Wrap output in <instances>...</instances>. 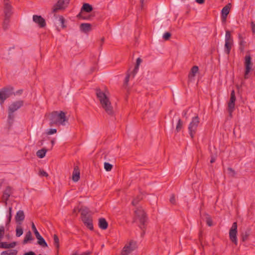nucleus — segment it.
Masks as SVG:
<instances>
[{
    "label": "nucleus",
    "mask_w": 255,
    "mask_h": 255,
    "mask_svg": "<svg viewBox=\"0 0 255 255\" xmlns=\"http://www.w3.org/2000/svg\"><path fill=\"white\" fill-rule=\"evenodd\" d=\"M251 25L253 32L254 33H255V23H254V22H252Z\"/></svg>",
    "instance_id": "56"
},
{
    "label": "nucleus",
    "mask_w": 255,
    "mask_h": 255,
    "mask_svg": "<svg viewBox=\"0 0 255 255\" xmlns=\"http://www.w3.org/2000/svg\"><path fill=\"white\" fill-rule=\"evenodd\" d=\"M228 170L232 173V176H234L236 174V172L231 167H228Z\"/></svg>",
    "instance_id": "52"
},
{
    "label": "nucleus",
    "mask_w": 255,
    "mask_h": 255,
    "mask_svg": "<svg viewBox=\"0 0 255 255\" xmlns=\"http://www.w3.org/2000/svg\"><path fill=\"white\" fill-rule=\"evenodd\" d=\"M138 68H139V65L135 64L134 69L132 70V72H131V73H130L131 74L132 78H133L135 76V75H136V74L137 73V72L138 70Z\"/></svg>",
    "instance_id": "40"
},
{
    "label": "nucleus",
    "mask_w": 255,
    "mask_h": 255,
    "mask_svg": "<svg viewBox=\"0 0 255 255\" xmlns=\"http://www.w3.org/2000/svg\"><path fill=\"white\" fill-rule=\"evenodd\" d=\"M80 169L78 166H75L72 173V180L74 182H77L80 179Z\"/></svg>",
    "instance_id": "19"
},
{
    "label": "nucleus",
    "mask_w": 255,
    "mask_h": 255,
    "mask_svg": "<svg viewBox=\"0 0 255 255\" xmlns=\"http://www.w3.org/2000/svg\"><path fill=\"white\" fill-rule=\"evenodd\" d=\"M3 217V214L0 213V218H2Z\"/></svg>",
    "instance_id": "62"
},
{
    "label": "nucleus",
    "mask_w": 255,
    "mask_h": 255,
    "mask_svg": "<svg viewBox=\"0 0 255 255\" xmlns=\"http://www.w3.org/2000/svg\"><path fill=\"white\" fill-rule=\"evenodd\" d=\"M216 160V157H215L213 155H212L211 156V160H210V163H214L215 162Z\"/></svg>",
    "instance_id": "55"
},
{
    "label": "nucleus",
    "mask_w": 255,
    "mask_h": 255,
    "mask_svg": "<svg viewBox=\"0 0 255 255\" xmlns=\"http://www.w3.org/2000/svg\"><path fill=\"white\" fill-rule=\"evenodd\" d=\"M80 29L84 33H87L92 30V25L88 23H81L80 25Z\"/></svg>",
    "instance_id": "20"
},
{
    "label": "nucleus",
    "mask_w": 255,
    "mask_h": 255,
    "mask_svg": "<svg viewBox=\"0 0 255 255\" xmlns=\"http://www.w3.org/2000/svg\"><path fill=\"white\" fill-rule=\"evenodd\" d=\"M33 239L31 233L30 231L26 233L25 236L23 240V244H26L28 243L29 241L32 240Z\"/></svg>",
    "instance_id": "31"
},
{
    "label": "nucleus",
    "mask_w": 255,
    "mask_h": 255,
    "mask_svg": "<svg viewBox=\"0 0 255 255\" xmlns=\"http://www.w3.org/2000/svg\"><path fill=\"white\" fill-rule=\"evenodd\" d=\"M31 228L35 235L36 239L38 240L37 244L43 248L47 247L48 245L47 243L45 242L44 238L40 235L33 223H32Z\"/></svg>",
    "instance_id": "7"
},
{
    "label": "nucleus",
    "mask_w": 255,
    "mask_h": 255,
    "mask_svg": "<svg viewBox=\"0 0 255 255\" xmlns=\"http://www.w3.org/2000/svg\"><path fill=\"white\" fill-rule=\"evenodd\" d=\"M9 18L10 17H4L2 24V27L4 30H6L8 28L9 22Z\"/></svg>",
    "instance_id": "37"
},
{
    "label": "nucleus",
    "mask_w": 255,
    "mask_h": 255,
    "mask_svg": "<svg viewBox=\"0 0 255 255\" xmlns=\"http://www.w3.org/2000/svg\"><path fill=\"white\" fill-rule=\"evenodd\" d=\"M11 188L10 186H7L6 189L3 192V195L2 196V201L3 202L5 203V205L7 204V202L9 199V198L10 195L12 193Z\"/></svg>",
    "instance_id": "15"
},
{
    "label": "nucleus",
    "mask_w": 255,
    "mask_h": 255,
    "mask_svg": "<svg viewBox=\"0 0 255 255\" xmlns=\"http://www.w3.org/2000/svg\"><path fill=\"white\" fill-rule=\"evenodd\" d=\"M93 10V8L92 5L88 3H84L80 12L83 13L84 12H91Z\"/></svg>",
    "instance_id": "22"
},
{
    "label": "nucleus",
    "mask_w": 255,
    "mask_h": 255,
    "mask_svg": "<svg viewBox=\"0 0 255 255\" xmlns=\"http://www.w3.org/2000/svg\"><path fill=\"white\" fill-rule=\"evenodd\" d=\"M136 248V242L132 240L130 241L128 245L124 247L122 251L121 255H128Z\"/></svg>",
    "instance_id": "8"
},
{
    "label": "nucleus",
    "mask_w": 255,
    "mask_h": 255,
    "mask_svg": "<svg viewBox=\"0 0 255 255\" xmlns=\"http://www.w3.org/2000/svg\"><path fill=\"white\" fill-rule=\"evenodd\" d=\"M59 20L60 21L61 24V26L63 28L66 27V26L64 24L65 22V19L64 17L63 16L60 15V16H59Z\"/></svg>",
    "instance_id": "43"
},
{
    "label": "nucleus",
    "mask_w": 255,
    "mask_h": 255,
    "mask_svg": "<svg viewBox=\"0 0 255 255\" xmlns=\"http://www.w3.org/2000/svg\"><path fill=\"white\" fill-rule=\"evenodd\" d=\"M23 92V90H17L16 93H15V94H17V95H21L22 94Z\"/></svg>",
    "instance_id": "58"
},
{
    "label": "nucleus",
    "mask_w": 255,
    "mask_h": 255,
    "mask_svg": "<svg viewBox=\"0 0 255 255\" xmlns=\"http://www.w3.org/2000/svg\"><path fill=\"white\" fill-rule=\"evenodd\" d=\"M76 212V209L75 208L73 210V213H75Z\"/></svg>",
    "instance_id": "64"
},
{
    "label": "nucleus",
    "mask_w": 255,
    "mask_h": 255,
    "mask_svg": "<svg viewBox=\"0 0 255 255\" xmlns=\"http://www.w3.org/2000/svg\"><path fill=\"white\" fill-rule=\"evenodd\" d=\"M131 74L129 72V71L127 72L126 77L125 79L124 85H127L129 81V79Z\"/></svg>",
    "instance_id": "41"
},
{
    "label": "nucleus",
    "mask_w": 255,
    "mask_h": 255,
    "mask_svg": "<svg viewBox=\"0 0 255 255\" xmlns=\"http://www.w3.org/2000/svg\"><path fill=\"white\" fill-rule=\"evenodd\" d=\"M237 222L233 223L231 228L229 231V237L230 240L234 243L236 245H237L238 240L237 237Z\"/></svg>",
    "instance_id": "9"
},
{
    "label": "nucleus",
    "mask_w": 255,
    "mask_h": 255,
    "mask_svg": "<svg viewBox=\"0 0 255 255\" xmlns=\"http://www.w3.org/2000/svg\"><path fill=\"white\" fill-rule=\"evenodd\" d=\"M3 11L4 17H10L12 14V6L9 3V0H4L3 1Z\"/></svg>",
    "instance_id": "11"
},
{
    "label": "nucleus",
    "mask_w": 255,
    "mask_h": 255,
    "mask_svg": "<svg viewBox=\"0 0 255 255\" xmlns=\"http://www.w3.org/2000/svg\"><path fill=\"white\" fill-rule=\"evenodd\" d=\"M141 62H142V59L140 58H138L136 59V64L139 66V65Z\"/></svg>",
    "instance_id": "57"
},
{
    "label": "nucleus",
    "mask_w": 255,
    "mask_h": 255,
    "mask_svg": "<svg viewBox=\"0 0 255 255\" xmlns=\"http://www.w3.org/2000/svg\"><path fill=\"white\" fill-rule=\"evenodd\" d=\"M252 57L250 53V51L247 52V54L245 57L244 66H245V73L244 78L247 79L249 78V74L252 70V66L253 63L252 62Z\"/></svg>",
    "instance_id": "5"
},
{
    "label": "nucleus",
    "mask_w": 255,
    "mask_h": 255,
    "mask_svg": "<svg viewBox=\"0 0 255 255\" xmlns=\"http://www.w3.org/2000/svg\"><path fill=\"white\" fill-rule=\"evenodd\" d=\"M24 219L25 215L24 212L22 210L17 211L15 216V222L19 225H21Z\"/></svg>",
    "instance_id": "17"
},
{
    "label": "nucleus",
    "mask_w": 255,
    "mask_h": 255,
    "mask_svg": "<svg viewBox=\"0 0 255 255\" xmlns=\"http://www.w3.org/2000/svg\"><path fill=\"white\" fill-rule=\"evenodd\" d=\"M231 6V3H228L225 6L221 11V20L222 22L225 23L226 22L227 17L230 12Z\"/></svg>",
    "instance_id": "12"
},
{
    "label": "nucleus",
    "mask_w": 255,
    "mask_h": 255,
    "mask_svg": "<svg viewBox=\"0 0 255 255\" xmlns=\"http://www.w3.org/2000/svg\"><path fill=\"white\" fill-rule=\"evenodd\" d=\"M206 223L210 227L213 225L212 220L208 215V216L206 217Z\"/></svg>",
    "instance_id": "44"
},
{
    "label": "nucleus",
    "mask_w": 255,
    "mask_h": 255,
    "mask_svg": "<svg viewBox=\"0 0 255 255\" xmlns=\"http://www.w3.org/2000/svg\"><path fill=\"white\" fill-rule=\"evenodd\" d=\"M113 165L109 163V162L104 163V168L107 171H110L113 168Z\"/></svg>",
    "instance_id": "39"
},
{
    "label": "nucleus",
    "mask_w": 255,
    "mask_h": 255,
    "mask_svg": "<svg viewBox=\"0 0 255 255\" xmlns=\"http://www.w3.org/2000/svg\"><path fill=\"white\" fill-rule=\"evenodd\" d=\"M20 225H17L16 228V236L17 237L21 236L23 233V229Z\"/></svg>",
    "instance_id": "36"
},
{
    "label": "nucleus",
    "mask_w": 255,
    "mask_h": 255,
    "mask_svg": "<svg viewBox=\"0 0 255 255\" xmlns=\"http://www.w3.org/2000/svg\"><path fill=\"white\" fill-rule=\"evenodd\" d=\"M23 255H36V254L32 251H29L25 253Z\"/></svg>",
    "instance_id": "53"
},
{
    "label": "nucleus",
    "mask_w": 255,
    "mask_h": 255,
    "mask_svg": "<svg viewBox=\"0 0 255 255\" xmlns=\"http://www.w3.org/2000/svg\"><path fill=\"white\" fill-rule=\"evenodd\" d=\"M32 19L40 28H43L46 26L45 20L41 15H33Z\"/></svg>",
    "instance_id": "13"
},
{
    "label": "nucleus",
    "mask_w": 255,
    "mask_h": 255,
    "mask_svg": "<svg viewBox=\"0 0 255 255\" xmlns=\"http://www.w3.org/2000/svg\"><path fill=\"white\" fill-rule=\"evenodd\" d=\"M47 151V149L45 148H43L41 149L38 150L36 152V155L40 158H43L46 154V152Z\"/></svg>",
    "instance_id": "30"
},
{
    "label": "nucleus",
    "mask_w": 255,
    "mask_h": 255,
    "mask_svg": "<svg viewBox=\"0 0 255 255\" xmlns=\"http://www.w3.org/2000/svg\"><path fill=\"white\" fill-rule=\"evenodd\" d=\"M58 123L61 125H64V122L67 121L65 113L63 111H60L59 113L58 112Z\"/></svg>",
    "instance_id": "23"
},
{
    "label": "nucleus",
    "mask_w": 255,
    "mask_h": 255,
    "mask_svg": "<svg viewBox=\"0 0 255 255\" xmlns=\"http://www.w3.org/2000/svg\"><path fill=\"white\" fill-rule=\"evenodd\" d=\"M16 245V243L13 242L10 243L7 242H0V248L1 249H10L14 248Z\"/></svg>",
    "instance_id": "24"
},
{
    "label": "nucleus",
    "mask_w": 255,
    "mask_h": 255,
    "mask_svg": "<svg viewBox=\"0 0 255 255\" xmlns=\"http://www.w3.org/2000/svg\"><path fill=\"white\" fill-rule=\"evenodd\" d=\"M51 144H52V146H53V145H54V143H55V140H54V139L52 140L51 141Z\"/></svg>",
    "instance_id": "61"
},
{
    "label": "nucleus",
    "mask_w": 255,
    "mask_h": 255,
    "mask_svg": "<svg viewBox=\"0 0 255 255\" xmlns=\"http://www.w3.org/2000/svg\"><path fill=\"white\" fill-rule=\"evenodd\" d=\"M12 218V207H9L8 208V215L7 216V221L6 223V226H8L11 222Z\"/></svg>",
    "instance_id": "35"
},
{
    "label": "nucleus",
    "mask_w": 255,
    "mask_h": 255,
    "mask_svg": "<svg viewBox=\"0 0 255 255\" xmlns=\"http://www.w3.org/2000/svg\"><path fill=\"white\" fill-rule=\"evenodd\" d=\"M95 12H93L90 14H85L84 13L80 12L77 15V17L79 19H83V20H92L93 19V17L95 16Z\"/></svg>",
    "instance_id": "16"
},
{
    "label": "nucleus",
    "mask_w": 255,
    "mask_h": 255,
    "mask_svg": "<svg viewBox=\"0 0 255 255\" xmlns=\"http://www.w3.org/2000/svg\"><path fill=\"white\" fill-rule=\"evenodd\" d=\"M14 46H13V47H10V48H9V50H10L11 49H14Z\"/></svg>",
    "instance_id": "63"
},
{
    "label": "nucleus",
    "mask_w": 255,
    "mask_h": 255,
    "mask_svg": "<svg viewBox=\"0 0 255 255\" xmlns=\"http://www.w3.org/2000/svg\"><path fill=\"white\" fill-rule=\"evenodd\" d=\"M198 70L199 68L197 66H193L188 74L189 79L191 80L195 76L196 74L198 72Z\"/></svg>",
    "instance_id": "27"
},
{
    "label": "nucleus",
    "mask_w": 255,
    "mask_h": 255,
    "mask_svg": "<svg viewBox=\"0 0 255 255\" xmlns=\"http://www.w3.org/2000/svg\"><path fill=\"white\" fill-rule=\"evenodd\" d=\"M171 34L170 32H166L163 34V38L165 40H168L171 37Z\"/></svg>",
    "instance_id": "45"
},
{
    "label": "nucleus",
    "mask_w": 255,
    "mask_h": 255,
    "mask_svg": "<svg viewBox=\"0 0 255 255\" xmlns=\"http://www.w3.org/2000/svg\"><path fill=\"white\" fill-rule=\"evenodd\" d=\"M206 0H195V2L200 4H204Z\"/></svg>",
    "instance_id": "54"
},
{
    "label": "nucleus",
    "mask_w": 255,
    "mask_h": 255,
    "mask_svg": "<svg viewBox=\"0 0 255 255\" xmlns=\"http://www.w3.org/2000/svg\"><path fill=\"white\" fill-rule=\"evenodd\" d=\"M58 112L57 111H54L52 112L50 115V125L51 126H53L54 124H58Z\"/></svg>",
    "instance_id": "21"
},
{
    "label": "nucleus",
    "mask_w": 255,
    "mask_h": 255,
    "mask_svg": "<svg viewBox=\"0 0 255 255\" xmlns=\"http://www.w3.org/2000/svg\"><path fill=\"white\" fill-rule=\"evenodd\" d=\"M24 101L23 100H19L15 101L10 104L8 108V116H7V123L9 128H10L13 122L14 119V113L17 110L20 109L23 106Z\"/></svg>",
    "instance_id": "3"
},
{
    "label": "nucleus",
    "mask_w": 255,
    "mask_h": 255,
    "mask_svg": "<svg viewBox=\"0 0 255 255\" xmlns=\"http://www.w3.org/2000/svg\"><path fill=\"white\" fill-rule=\"evenodd\" d=\"M69 0H58V1L53 5L52 12L56 13L58 10L64 9L69 3Z\"/></svg>",
    "instance_id": "10"
},
{
    "label": "nucleus",
    "mask_w": 255,
    "mask_h": 255,
    "mask_svg": "<svg viewBox=\"0 0 255 255\" xmlns=\"http://www.w3.org/2000/svg\"><path fill=\"white\" fill-rule=\"evenodd\" d=\"M187 114V110H184L183 112V116L185 117L186 119L187 118V117H186Z\"/></svg>",
    "instance_id": "59"
},
{
    "label": "nucleus",
    "mask_w": 255,
    "mask_h": 255,
    "mask_svg": "<svg viewBox=\"0 0 255 255\" xmlns=\"http://www.w3.org/2000/svg\"><path fill=\"white\" fill-rule=\"evenodd\" d=\"M135 216L133 222H136L138 221L140 224L138 225L140 229L142 231L141 236L145 234V231L147 225L148 218L146 214L142 209H137L134 211Z\"/></svg>",
    "instance_id": "2"
},
{
    "label": "nucleus",
    "mask_w": 255,
    "mask_h": 255,
    "mask_svg": "<svg viewBox=\"0 0 255 255\" xmlns=\"http://www.w3.org/2000/svg\"><path fill=\"white\" fill-rule=\"evenodd\" d=\"M98 224L99 228L102 230H106L108 228V223L105 218H100Z\"/></svg>",
    "instance_id": "25"
},
{
    "label": "nucleus",
    "mask_w": 255,
    "mask_h": 255,
    "mask_svg": "<svg viewBox=\"0 0 255 255\" xmlns=\"http://www.w3.org/2000/svg\"><path fill=\"white\" fill-rule=\"evenodd\" d=\"M249 236V234L247 232H246L245 234L243 235V237H242L243 241H245L246 240H247Z\"/></svg>",
    "instance_id": "51"
},
{
    "label": "nucleus",
    "mask_w": 255,
    "mask_h": 255,
    "mask_svg": "<svg viewBox=\"0 0 255 255\" xmlns=\"http://www.w3.org/2000/svg\"><path fill=\"white\" fill-rule=\"evenodd\" d=\"M56 132H57L56 129H55V128H51L47 132V134L48 135H51V134H53L56 133Z\"/></svg>",
    "instance_id": "47"
},
{
    "label": "nucleus",
    "mask_w": 255,
    "mask_h": 255,
    "mask_svg": "<svg viewBox=\"0 0 255 255\" xmlns=\"http://www.w3.org/2000/svg\"><path fill=\"white\" fill-rule=\"evenodd\" d=\"M81 220L85 226H86L88 229L91 231H93L94 230L93 218L92 216L82 218Z\"/></svg>",
    "instance_id": "14"
},
{
    "label": "nucleus",
    "mask_w": 255,
    "mask_h": 255,
    "mask_svg": "<svg viewBox=\"0 0 255 255\" xmlns=\"http://www.w3.org/2000/svg\"><path fill=\"white\" fill-rule=\"evenodd\" d=\"M104 40H105V38L104 37H102L101 39V46L102 45V44L104 43Z\"/></svg>",
    "instance_id": "60"
},
{
    "label": "nucleus",
    "mask_w": 255,
    "mask_h": 255,
    "mask_svg": "<svg viewBox=\"0 0 255 255\" xmlns=\"http://www.w3.org/2000/svg\"><path fill=\"white\" fill-rule=\"evenodd\" d=\"M141 199V198L137 197V198L134 199L132 201V204L133 206H135L137 205L139 201V200Z\"/></svg>",
    "instance_id": "48"
},
{
    "label": "nucleus",
    "mask_w": 255,
    "mask_h": 255,
    "mask_svg": "<svg viewBox=\"0 0 255 255\" xmlns=\"http://www.w3.org/2000/svg\"><path fill=\"white\" fill-rule=\"evenodd\" d=\"M236 101V97L235 96V92L234 90H232L231 93L230 101L228 104V107L230 108L235 107V102Z\"/></svg>",
    "instance_id": "18"
},
{
    "label": "nucleus",
    "mask_w": 255,
    "mask_h": 255,
    "mask_svg": "<svg viewBox=\"0 0 255 255\" xmlns=\"http://www.w3.org/2000/svg\"><path fill=\"white\" fill-rule=\"evenodd\" d=\"M183 123L181 119H179L176 127L175 131L176 132H180L183 128Z\"/></svg>",
    "instance_id": "34"
},
{
    "label": "nucleus",
    "mask_w": 255,
    "mask_h": 255,
    "mask_svg": "<svg viewBox=\"0 0 255 255\" xmlns=\"http://www.w3.org/2000/svg\"><path fill=\"white\" fill-rule=\"evenodd\" d=\"M17 251L16 250H11L3 251L1 253V255H16Z\"/></svg>",
    "instance_id": "33"
},
{
    "label": "nucleus",
    "mask_w": 255,
    "mask_h": 255,
    "mask_svg": "<svg viewBox=\"0 0 255 255\" xmlns=\"http://www.w3.org/2000/svg\"><path fill=\"white\" fill-rule=\"evenodd\" d=\"M170 202L172 204H175L176 203L175 197L174 194H172L170 198Z\"/></svg>",
    "instance_id": "49"
},
{
    "label": "nucleus",
    "mask_w": 255,
    "mask_h": 255,
    "mask_svg": "<svg viewBox=\"0 0 255 255\" xmlns=\"http://www.w3.org/2000/svg\"><path fill=\"white\" fill-rule=\"evenodd\" d=\"M81 212V218H83L86 217L90 216L91 215L89 214V210L87 208H81L79 210Z\"/></svg>",
    "instance_id": "29"
},
{
    "label": "nucleus",
    "mask_w": 255,
    "mask_h": 255,
    "mask_svg": "<svg viewBox=\"0 0 255 255\" xmlns=\"http://www.w3.org/2000/svg\"><path fill=\"white\" fill-rule=\"evenodd\" d=\"M200 123V119L198 116L193 117L188 126V130L190 136L193 139L196 133L197 128Z\"/></svg>",
    "instance_id": "4"
},
{
    "label": "nucleus",
    "mask_w": 255,
    "mask_h": 255,
    "mask_svg": "<svg viewBox=\"0 0 255 255\" xmlns=\"http://www.w3.org/2000/svg\"><path fill=\"white\" fill-rule=\"evenodd\" d=\"M39 175L41 176L47 177L48 176V173L44 171L43 169H40L39 172Z\"/></svg>",
    "instance_id": "46"
},
{
    "label": "nucleus",
    "mask_w": 255,
    "mask_h": 255,
    "mask_svg": "<svg viewBox=\"0 0 255 255\" xmlns=\"http://www.w3.org/2000/svg\"><path fill=\"white\" fill-rule=\"evenodd\" d=\"M235 110V107H233V108H230V107H228V111L229 113V116L231 118L232 117V113Z\"/></svg>",
    "instance_id": "50"
},
{
    "label": "nucleus",
    "mask_w": 255,
    "mask_h": 255,
    "mask_svg": "<svg viewBox=\"0 0 255 255\" xmlns=\"http://www.w3.org/2000/svg\"><path fill=\"white\" fill-rule=\"evenodd\" d=\"M4 235V227L3 226L0 227V242L3 238Z\"/></svg>",
    "instance_id": "42"
},
{
    "label": "nucleus",
    "mask_w": 255,
    "mask_h": 255,
    "mask_svg": "<svg viewBox=\"0 0 255 255\" xmlns=\"http://www.w3.org/2000/svg\"><path fill=\"white\" fill-rule=\"evenodd\" d=\"M233 45V41H225L224 51L227 54L229 55Z\"/></svg>",
    "instance_id": "26"
},
{
    "label": "nucleus",
    "mask_w": 255,
    "mask_h": 255,
    "mask_svg": "<svg viewBox=\"0 0 255 255\" xmlns=\"http://www.w3.org/2000/svg\"><path fill=\"white\" fill-rule=\"evenodd\" d=\"M54 245L57 249V253L59 252V240L57 235L54 234L53 236Z\"/></svg>",
    "instance_id": "32"
},
{
    "label": "nucleus",
    "mask_w": 255,
    "mask_h": 255,
    "mask_svg": "<svg viewBox=\"0 0 255 255\" xmlns=\"http://www.w3.org/2000/svg\"><path fill=\"white\" fill-rule=\"evenodd\" d=\"M233 41L231 37V32L229 30H226L225 35V41Z\"/></svg>",
    "instance_id": "38"
},
{
    "label": "nucleus",
    "mask_w": 255,
    "mask_h": 255,
    "mask_svg": "<svg viewBox=\"0 0 255 255\" xmlns=\"http://www.w3.org/2000/svg\"><path fill=\"white\" fill-rule=\"evenodd\" d=\"M12 95H15L12 87L3 88L0 90V104H3L4 101Z\"/></svg>",
    "instance_id": "6"
},
{
    "label": "nucleus",
    "mask_w": 255,
    "mask_h": 255,
    "mask_svg": "<svg viewBox=\"0 0 255 255\" xmlns=\"http://www.w3.org/2000/svg\"><path fill=\"white\" fill-rule=\"evenodd\" d=\"M96 92L97 97L99 100L102 108L108 115L110 116L113 115L114 111L113 107L106 93L101 91L99 88H97Z\"/></svg>",
    "instance_id": "1"
},
{
    "label": "nucleus",
    "mask_w": 255,
    "mask_h": 255,
    "mask_svg": "<svg viewBox=\"0 0 255 255\" xmlns=\"http://www.w3.org/2000/svg\"><path fill=\"white\" fill-rule=\"evenodd\" d=\"M239 38L240 39L239 50L241 52H243L245 50L246 45V42L243 39V38L241 34L239 35Z\"/></svg>",
    "instance_id": "28"
}]
</instances>
